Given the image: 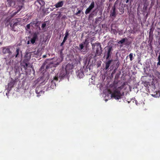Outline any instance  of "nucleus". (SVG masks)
<instances>
[{
  "instance_id": "nucleus-38",
  "label": "nucleus",
  "mask_w": 160,
  "mask_h": 160,
  "mask_svg": "<svg viewBox=\"0 0 160 160\" xmlns=\"http://www.w3.org/2000/svg\"><path fill=\"white\" fill-rule=\"evenodd\" d=\"M128 1H129V0H127V1H126V3H127L128 2Z\"/></svg>"
},
{
  "instance_id": "nucleus-10",
  "label": "nucleus",
  "mask_w": 160,
  "mask_h": 160,
  "mask_svg": "<svg viewBox=\"0 0 160 160\" xmlns=\"http://www.w3.org/2000/svg\"><path fill=\"white\" fill-rule=\"evenodd\" d=\"M106 61L105 63V69L106 70H107L109 68L110 64L112 62L113 60L112 59H109L106 60Z\"/></svg>"
},
{
  "instance_id": "nucleus-16",
  "label": "nucleus",
  "mask_w": 160,
  "mask_h": 160,
  "mask_svg": "<svg viewBox=\"0 0 160 160\" xmlns=\"http://www.w3.org/2000/svg\"><path fill=\"white\" fill-rule=\"evenodd\" d=\"M64 2L63 1H60L58 2L55 5L56 8H59L62 7L63 5Z\"/></svg>"
},
{
  "instance_id": "nucleus-37",
  "label": "nucleus",
  "mask_w": 160,
  "mask_h": 160,
  "mask_svg": "<svg viewBox=\"0 0 160 160\" xmlns=\"http://www.w3.org/2000/svg\"><path fill=\"white\" fill-rule=\"evenodd\" d=\"M29 43H30L29 41H28V42H27V44H29Z\"/></svg>"
},
{
  "instance_id": "nucleus-12",
  "label": "nucleus",
  "mask_w": 160,
  "mask_h": 160,
  "mask_svg": "<svg viewBox=\"0 0 160 160\" xmlns=\"http://www.w3.org/2000/svg\"><path fill=\"white\" fill-rule=\"evenodd\" d=\"M94 7V2H92L90 4L89 7L87 9L85 13L87 14Z\"/></svg>"
},
{
  "instance_id": "nucleus-28",
  "label": "nucleus",
  "mask_w": 160,
  "mask_h": 160,
  "mask_svg": "<svg viewBox=\"0 0 160 160\" xmlns=\"http://www.w3.org/2000/svg\"><path fill=\"white\" fill-rule=\"evenodd\" d=\"M115 9H114L113 10L112 12L111 13V15L112 16H115Z\"/></svg>"
},
{
  "instance_id": "nucleus-29",
  "label": "nucleus",
  "mask_w": 160,
  "mask_h": 160,
  "mask_svg": "<svg viewBox=\"0 0 160 160\" xmlns=\"http://www.w3.org/2000/svg\"><path fill=\"white\" fill-rule=\"evenodd\" d=\"M63 71H64V70H62L61 71V72H60V76H61L62 77H64L65 76H62V75L64 73V72H62Z\"/></svg>"
},
{
  "instance_id": "nucleus-4",
  "label": "nucleus",
  "mask_w": 160,
  "mask_h": 160,
  "mask_svg": "<svg viewBox=\"0 0 160 160\" xmlns=\"http://www.w3.org/2000/svg\"><path fill=\"white\" fill-rule=\"evenodd\" d=\"M74 68L73 65L72 64H67L65 68V71H63L62 72H64V73L62 75V76H65L67 74L69 73V72Z\"/></svg>"
},
{
  "instance_id": "nucleus-24",
  "label": "nucleus",
  "mask_w": 160,
  "mask_h": 160,
  "mask_svg": "<svg viewBox=\"0 0 160 160\" xmlns=\"http://www.w3.org/2000/svg\"><path fill=\"white\" fill-rule=\"evenodd\" d=\"M142 84L145 87H147L148 86L149 82L146 81L143 82Z\"/></svg>"
},
{
  "instance_id": "nucleus-1",
  "label": "nucleus",
  "mask_w": 160,
  "mask_h": 160,
  "mask_svg": "<svg viewBox=\"0 0 160 160\" xmlns=\"http://www.w3.org/2000/svg\"><path fill=\"white\" fill-rule=\"evenodd\" d=\"M123 88V86H121L116 88H114L112 90H108V91L111 95V97L116 100L121 99L124 95V92L122 89Z\"/></svg>"
},
{
  "instance_id": "nucleus-43",
  "label": "nucleus",
  "mask_w": 160,
  "mask_h": 160,
  "mask_svg": "<svg viewBox=\"0 0 160 160\" xmlns=\"http://www.w3.org/2000/svg\"><path fill=\"white\" fill-rule=\"evenodd\" d=\"M18 1H19L20 0H17Z\"/></svg>"
},
{
  "instance_id": "nucleus-35",
  "label": "nucleus",
  "mask_w": 160,
  "mask_h": 160,
  "mask_svg": "<svg viewBox=\"0 0 160 160\" xmlns=\"http://www.w3.org/2000/svg\"><path fill=\"white\" fill-rule=\"evenodd\" d=\"M26 27L27 28V29H29L30 28V25L29 24H28L27 26H26Z\"/></svg>"
},
{
  "instance_id": "nucleus-41",
  "label": "nucleus",
  "mask_w": 160,
  "mask_h": 160,
  "mask_svg": "<svg viewBox=\"0 0 160 160\" xmlns=\"http://www.w3.org/2000/svg\"><path fill=\"white\" fill-rule=\"evenodd\" d=\"M34 52H33V53H34Z\"/></svg>"
},
{
  "instance_id": "nucleus-3",
  "label": "nucleus",
  "mask_w": 160,
  "mask_h": 160,
  "mask_svg": "<svg viewBox=\"0 0 160 160\" xmlns=\"http://www.w3.org/2000/svg\"><path fill=\"white\" fill-rule=\"evenodd\" d=\"M113 49L112 47H109L107 48V50H105L103 58H105L106 60L111 59Z\"/></svg>"
},
{
  "instance_id": "nucleus-15",
  "label": "nucleus",
  "mask_w": 160,
  "mask_h": 160,
  "mask_svg": "<svg viewBox=\"0 0 160 160\" xmlns=\"http://www.w3.org/2000/svg\"><path fill=\"white\" fill-rule=\"evenodd\" d=\"M33 53V52H27L25 55V58L27 60H29L31 58V57L32 53Z\"/></svg>"
},
{
  "instance_id": "nucleus-22",
  "label": "nucleus",
  "mask_w": 160,
  "mask_h": 160,
  "mask_svg": "<svg viewBox=\"0 0 160 160\" xmlns=\"http://www.w3.org/2000/svg\"><path fill=\"white\" fill-rule=\"evenodd\" d=\"M128 41V39L126 38H123L121 39V40H120L118 42V43L119 44H123L124 42H126V41Z\"/></svg>"
},
{
  "instance_id": "nucleus-31",
  "label": "nucleus",
  "mask_w": 160,
  "mask_h": 160,
  "mask_svg": "<svg viewBox=\"0 0 160 160\" xmlns=\"http://www.w3.org/2000/svg\"><path fill=\"white\" fill-rule=\"evenodd\" d=\"M46 26V24L45 23H44L43 24H42V28H44V27H45Z\"/></svg>"
},
{
  "instance_id": "nucleus-19",
  "label": "nucleus",
  "mask_w": 160,
  "mask_h": 160,
  "mask_svg": "<svg viewBox=\"0 0 160 160\" xmlns=\"http://www.w3.org/2000/svg\"><path fill=\"white\" fill-rule=\"evenodd\" d=\"M65 35L63 41L65 42L67 39L68 36L69 35V31L68 30H67Z\"/></svg>"
},
{
  "instance_id": "nucleus-21",
  "label": "nucleus",
  "mask_w": 160,
  "mask_h": 160,
  "mask_svg": "<svg viewBox=\"0 0 160 160\" xmlns=\"http://www.w3.org/2000/svg\"><path fill=\"white\" fill-rule=\"evenodd\" d=\"M58 80V77H57L55 76L53 78V79L52 81H51V83L52 84H54L55 85V83L54 82V81H57Z\"/></svg>"
},
{
  "instance_id": "nucleus-5",
  "label": "nucleus",
  "mask_w": 160,
  "mask_h": 160,
  "mask_svg": "<svg viewBox=\"0 0 160 160\" xmlns=\"http://www.w3.org/2000/svg\"><path fill=\"white\" fill-rule=\"evenodd\" d=\"M10 46L3 47L2 49V52L4 54H8L9 55H11L12 52L10 50Z\"/></svg>"
},
{
  "instance_id": "nucleus-17",
  "label": "nucleus",
  "mask_w": 160,
  "mask_h": 160,
  "mask_svg": "<svg viewBox=\"0 0 160 160\" xmlns=\"http://www.w3.org/2000/svg\"><path fill=\"white\" fill-rule=\"evenodd\" d=\"M10 0H7L8 2V6H9L13 7L15 6V2L13 1H10Z\"/></svg>"
},
{
  "instance_id": "nucleus-25",
  "label": "nucleus",
  "mask_w": 160,
  "mask_h": 160,
  "mask_svg": "<svg viewBox=\"0 0 160 160\" xmlns=\"http://www.w3.org/2000/svg\"><path fill=\"white\" fill-rule=\"evenodd\" d=\"M158 59V62L157 63V65L160 66V52L159 53V55Z\"/></svg>"
},
{
  "instance_id": "nucleus-18",
  "label": "nucleus",
  "mask_w": 160,
  "mask_h": 160,
  "mask_svg": "<svg viewBox=\"0 0 160 160\" xmlns=\"http://www.w3.org/2000/svg\"><path fill=\"white\" fill-rule=\"evenodd\" d=\"M133 55L134 57H135V54H133L132 53H130L128 56L126 58H127L128 57H129L130 61H132L134 58V57L133 56Z\"/></svg>"
},
{
  "instance_id": "nucleus-11",
  "label": "nucleus",
  "mask_w": 160,
  "mask_h": 160,
  "mask_svg": "<svg viewBox=\"0 0 160 160\" xmlns=\"http://www.w3.org/2000/svg\"><path fill=\"white\" fill-rule=\"evenodd\" d=\"M22 51H20V49L19 48H16V50L15 52V54L14 55H12V57H13L14 56L15 58H18L19 57L20 55L21 54V55Z\"/></svg>"
},
{
  "instance_id": "nucleus-32",
  "label": "nucleus",
  "mask_w": 160,
  "mask_h": 160,
  "mask_svg": "<svg viewBox=\"0 0 160 160\" xmlns=\"http://www.w3.org/2000/svg\"><path fill=\"white\" fill-rule=\"evenodd\" d=\"M156 75H160V72L158 71H156Z\"/></svg>"
},
{
  "instance_id": "nucleus-9",
  "label": "nucleus",
  "mask_w": 160,
  "mask_h": 160,
  "mask_svg": "<svg viewBox=\"0 0 160 160\" xmlns=\"http://www.w3.org/2000/svg\"><path fill=\"white\" fill-rule=\"evenodd\" d=\"M36 92L37 94L41 95V94H44V92L43 91L42 88L39 86L36 88Z\"/></svg>"
},
{
  "instance_id": "nucleus-14",
  "label": "nucleus",
  "mask_w": 160,
  "mask_h": 160,
  "mask_svg": "<svg viewBox=\"0 0 160 160\" xmlns=\"http://www.w3.org/2000/svg\"><path fill=\"white\" fill-rule=\"evenodd\" d=\"M14 84V83L13 82H10L8 85L7 89L9 90H10L13 87Z\"/></svg>"
},
{
  "instance_id": "nucleus-23",
  "label": "nucleus",
  "mask_w": 160,
  "mask_h": 160,
  "mask_svg": "<svg viewBox=\"0 0 160 160\" xmlns=\"http://www.w3.org/2000/svg\"><path fill=\"white\" fill-rule=\"evenodd\" d=\"M37 1L42 6H43L44 4V2L42 0H37Z\"/></svg>"
},
{
  "instance_id": "nucleus-26",
  "label": "nucleus",
  "mask_w": 160,
  "mask_h": 160,
  "mask_svg": "<svg viewBox=\"0 0 160 160\" xmlns=\"http://www.w3.org/2000/svg\"><path fill=\"white\" fill-rule=\"evenodd\" d=\"M83 73L82 72H81V73H79L78 74V76L80 78H82L83 77Z\"/></svg>"
},
{
  "instance_id": "nucleus-2",
  "label": "nucleus",
  "mask_w": 160,
  "mask_h": 160,
  "mask_svg": "<svg viewBox=\"0 0 160 160\" xmlns=\"http://www.w3.org/2000/svg\"><path fill=\"white\" fill-rule=\"evenodd\" d=\"M92 49L95 52V57L100 56L102 54V48L100 43L96 42L93 44L92 43Z\"/></svg>"
},
{
  "instance_id": "nucleus-42",
  "label": "nucleus",
  "mask_w": 160,
  "mask_h": 160,
  "mask_svg": "<svg viewBox=\"0 0 160 160\" xmlns=\"http://www.w3.org/2000/svg\"><path fill=\"white\" fill-rule=\"evenodd\" d=\"M115 61H117V60H114Z\"/></svg>"
},
{
  "instance_id": "nucleus-30",
  "label": "nucleus",
  "mask_w": 160,
  "mask_h": 160,
  "mask_svg": "<svg viewBox=\"0 0 160 160\" xmlns=\"http://www.w3.org/2000/svg\"><path fill=\"white\" fill-rule=\"evenodd\" d=\"M77 10H78L77 12H76V15H78V14L80 13V12H81V10H79L78 8L77 9Z\"/></svg>"
},
{
  "instance_id": "nucleus-27",
  "label": "nucleus",
  "mask_w": 160,
  "mask_h": 160,
  "mask_svg": "<svg viewBox=\"0 0 160 160\" xmlns=\"http://www.w3.org/2000/svg\"><path fill=\"white\" fill-rule=\"evenodd\" d=\"M111 31L112 33L115 34H116L117 33V31L116 30L114 29L111 28Z\"/></svg>"
},
{
  "instance_id": "nucleus-20",
  "label": "nucleus",
  "mask_w": 160,
  "mask_h": 160,
  "mask_svg": "<svg viewBox=\"0 0 160 160\" xmlns=\"http://www.w3.org/2000/svg\"><path fill=\"white\" fill-rule=\"evenodd\" d=\"M53 66V63H50L49 64H48L47 65L46 67L45 70L46 71L47 69H48L49 68H51Z\"/></svg>"
},
{
  "instance_id": "nucleus-36",
  "label": "nucleus",
  "mask_w": 160,
  "mask_h": 160,
  "mask_svg": "<svg viewBox=\"0 0 160 160\" xmlns=\"http://www.w3.org/2000/svg\"><path fill=\"white\" fill-rule=\"evenodd\" d=\"M25 66L26 67H28V64L27 63H25Z\"/></svg>"
},
{
  "instance_id": "nucleus-8",
  "label": "nucleus",
  "mask_w": 160,
  "mask_h": 160,
  "mask_svg": "<svg viewBox=\"0 0 160 160\" xmlns=\"http://www.w3.org/2000/svg\"><path fill=\"white\" fill-rule=\"evenodd\" d=\"M98 21H89L90 23L89 27L91 28H94L96 27L97 22Z\"/></svg>"
},
{
  "instance_id": "nucleus-13",
  "label": "nucleus",
  "mask_w": 160,
  "mask_h": 160,
  "mask_svg": "<svg viewBox=\"0 0 160 160\" xmlns=\"http://www.w3.org/2000/svg\"><path fill=\"white\" fill-rule=\"evenodd\" d=\"M18 22H15L13 24H12V23H11V22H10V26L12 28V30L15 32L17 31V29L18 28L16 27L17 25Z\"/></svg>"
},
{
  "instance_id": "nucleus-7",
  "label": "nucleus",
  "mask_w": 160,
  "mask_h": 160,
  "mask_svg": "<svg viewBox=\"0 0 160 160\" xmlns=\"http://www.w3.org/2000/svg\"><path fill=\"white\" fill-rule=\"evenodd\" d=\"M88 41L87 39H86L85 41L81 44L79 45V48H78V49L80 50H82V51H83L82 49L84 48V45H86V47L87 48V46L88 44V43L87 42Z\"/></svg>"
},
{
  "instance_id": "nucleus-34",
  "label": "nucleus",
  "mask_w": 160,
  "mask_h": 160,
  "mask_svg": "<svg viewBox=\"0 0 160 160\" xmlns=\"http://www.w3.org/2000/svg\"><path fill=\"white\" fill-rule=\"evenodd\" d=\"M65 42V41H63L62 42L60 46H62L63 45V44Z\"/></svg>"
},
{
  "instance_id": "nucleus-33",
  "label": "nucleus",
  "mask_w": 160,
  "mask_h": 160,
  "mask_svg": "<svg viewBox=\"0 0 160 160\" xmlns=\"http://www.w3.org/2000/svg\"><path fill=\"white\" fill-rule=\"evenodd\" d=\"M20 10V9H19V10H18V11L17 12H13V14H12L13 15H16L18 13V12Z\"/></svg>"
},
{
  "instance_id": "nucleus-39",
  "label": "nucleus",
  "mask_w": 160,
  "mask_h": 160,
  "mask_svg": "<svg viewBox=\"0 0 160 160\" xmlns=\"http://www.w3.org/2000/svg\"><path fill=\"white\" fill-rule=\"evenodd\" d=\"M46 57V55H45V56H43V57Z\"/></svg>"
},
{
  "instance_id": "nucleus-6",
  "label": "nucleus",
  "mask_w": 160,
  "mask_h": 160,
  "mask_svg": "<svg viewBox=\"0 0 160 160\" xmlns=\"http://www.w3.org/2000/svg\"><path fill=\"white\" fill-rule=\"evenodd\" d=\"M38 33L37 32H35L32 34V37L30 40L32 44H34L36 41L38 39Z\"/></svg>"
},
{
  "instance_id": "nucleus-40",
  "label": "nucleus",
  "mask_w": 160,
  "mask_h": 160,
  "mask_svg": "<svg viewBox=\"0 0 160 160\" xmlns=\"http://www.w3.org/2000/svg\"><path fill=\"white\" fill-rule=\"evenodd\" d=\"M119 63V61H118V63Z\"/></svg>"
}]
</instances>
